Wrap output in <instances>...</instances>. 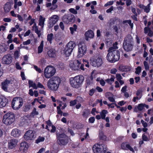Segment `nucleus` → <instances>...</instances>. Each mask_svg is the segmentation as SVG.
<instances>
[{
  "label": "nucleus",
  "instance_id": "nucleus-1",
  "mask_svg": "<svg viewBox=\"0 0 153 153\" xmlns=\"http://www.w3.org/2000/svg\"><path fill=\"white\" fill-rule=\"evenodd\" d=\"M60 78L58 76H53L50 78L47 82V86L50 89L56 91L59 87L60 83Z\"/></svg>",
  "mask_w": 153,
  "mask_h": 153
},
{
  "label": "nucleus",
  "instance_id": "nucleus-2",
  "mask_svg": "<svg viewBox=\"0 0 153 153\" xmlns=\"http://www.w3.org/2000/svg\"><path fill=\"white\" fill-rule=\"evenodd\" d=\"M15 120V115L12 112L4 114L2 120L4 123L8 126L10 125L14 122Z\"/></svg>",
  "mask_w": 153,
  "mask_h": 153
},
{
  "label": "nucleus",
  "instance_id": "nucleus-3",
  "mask_svg": "<svg viewBox=\"0 0 153 153\" xmlns=\"http://www.w3.org/2000/svg\"><path fill=\"white\" fill-rule=\"evenodd\" d=\"M23 103V100L21 97H15L12 101V107L14 110H18L22 106Z\"/></svg>",
  "mask_w": 153,
  "mask_h": 153
},
{
  "label": "nucleus",
  "instance_id": "nucleus-4",
  "mask_svg": "<svg viewBox=\"0 0 153 153\" xmlns=\"http://www.w3.org/2000/svg\"><path fill=\"white\" fill-rule=\"evenodd\" d=\"M92 148L94 153H105L107 150L104 145L99 143L95 144Z\"/></svg>",
  "mask_w": 153,
  "mask_h": 153
},
{
  "label": "nucleus",
  "instance_id": "nucleus-5",
  "mask_svg": "<svg viewBox=\"0 0 153 153\" xmlns=\"http://www.w3.org/2000/svg\"><path fill=\"white\" fill-rule=\"evenodd\" d=\"M56 72L55 69L51 66H47L44 71L45 76L47 78H49L53 76Z\"/></svg>",
  "mask_w": 153,
  "mask_h": 153
},
{
  "label": "nucleus",
  "instance_id": "nucleus-6",
  "mask_svg": "<svg viewBox=\"0 0 153 153\" xmlns=\"http://www.w3.org/2000/svg\"><path fill=\"white\" fill-rule=\"evenodd\" d=\"M70 68L74 71L78 70L79 69L84 70V65L81 64L80 61L79 60H74L72 63L70 64Z\"/></svg>",
  "mask_w": 153,
  "mask_h": 153
},
{
  "label": "nucleus",
  "instance_id": "nucleus-7",
  "mask_svg": "<svg viewBox=\"0 0 153 153\" xmlns=\"http://www.w3.org/2000/svg\"><path fill=\"white\" fill-rule=\"evenodd\" d=\"M57 141L60 145H65L68 142V137L64 134H57Z\"/></svg>",
  "mask_w": 153,
  "mask_h": 153
},
{
  "label": "nucleus",
  "instance_id": "nucleus-8",
  "mask_svg": "<svg viewBox=\"0 0 153 153\" xmlns=\"http://www.w3.org/2000/svg\"><path fill=\"white\" fill-rule=\"evenodd\" d=\"M75 46L76 44L73 42L70 41L68 43L64 50L65 53L67 56L70 55Z\"/></svg>",
  "mask_w": 153,
  "mask_h": 153
},
{
  "label": "nucleus",
  "instance_id": "nucleus-9",
  "mask_svg": "<svg viewBox=\"0 0 153 153\" xmlns=\"http://www.w3.org/2000/svg\"><path fill=\"white\" fill-rule=\"evenodd\" d=\"M90 64L93 66L95 67L100 66L102 64V60L101 58L100 57L95 59L94 56L92 57L90 59Z\"/></svg>",
  "mask_w": 153,
  "mask_h": 153
},
{
  "label": "nucleus",
  "instance_id": "nucleus-10",
  "mask_svg": "<svg viewBox=\"0 0 153 153\" xmlns=\"http://www.w3.org/2000/svg\"><path fill=\"white\" fill-rule=\"evenodd\" d=\"M75 20L74 16L71 13L65 15L62 17L63 21L66 24L74 22Z\"/></svg>",
  "mask_w": 153,
  "mask_h": 153
},
{
  "label": "nucleus",
  "instance_id": "nucleus-11",
  "mask_svg": "<svg viewBox=\"0 0 153 153\" xmlns=\"http://www.w3.org/2000/svg\"><path fill=\"white\" fill-rule=\"evenodd\" d=\"M87 50L86 47L84 44H79L78 49L79 56H82L85 55L86 52Z\"/></svg>",
  "mask_w": 153,
  "mask_h": 153
},
{
  "label": "nucleus",
  "instance_id": "nucleus-12",
  "mask_svg": "<svg viewBox=\"0 0 153 153\" xmlns=\"http://www.w3.org/2000/svg\"><path fill=\"white\" fill-rule=\"evenodd\" d=\"M34 132L31 130L28 131L24 136V138L26 140H31L34 138Z\"/></svg>",
  "mask_w": 153,
  "mask_h": 153
},
{
  "label": "nucleus",
  "instance_id": "nucleus-13",
  "mask_svg": "<svg viewBox=\"0 0 153 153\" xmlns=\"http://www.w3.org/2000/svg\"><path fill=\"white\" fill-rule=\"evenodd\" d=\"M12 57L10 54L4 55L2 59V62L4 64H9L12 62Z\"/></svg>",
  "mask_w": 153,
  "mask_h": 153
},
{
  "label": "nucleus",
  "instance_id": "nucleus-14",
  "mask_svg": "<svg viewBox=\"0 0 153 153\" xmlns=\"http://www.w3.org/2000/svg\"><path fill=\"white\" fill-rule=\"evenodd\" d=\"M59 17L56 15H54L51 17L50 19V22L49 24V27H52L54 24L58 21Z\"/></svg>",
  "mask_w": 153,
  "mask_h": 153
},
{
  "label": "nucleus",
  "instance_id": "nucleus-15",
  "mask_svg": "<svg viewBox=\"0 0 153 153\" xmlns=\"http://www.w3.org/2000/svg\"><path fill=\"white\" fill-rule=\"evenodd\" d=\"M123 48L125 51L127 52L131 51L133 48V43H123Z\"/></svg>",
  "mask_w": 153,
  "mask_h": 153
},
{
  "label": "nucleus",
  "instance_id": "nucleus-16",
  "mask_svg": "<svg viewBox=\"0 0 153 153\" xmlns=\"http://www.w3.org/2000/svg\"><path fill=\"white\" fill-rule=\"evenodd\" d=\"M111 49V48H109L108 50V53L107 55L106 59L108 62L111 63H113L114 62L113 59L114 57L112 54V50Z\"/></svg>",
  "mask_w": 153,
  "mask_h": 153
},
{
  "label": "nucleus",
  "instance_id": "nucleus-17",
  "mask_svg": "<svg viewBox=\"0 0 153 153\" xmlns=\"http://www.w3.org/2000/svg\"><path fill=\"white\" fill-rule=\"evenodd\" d=\"M18 140L16 139H11L8 141V147L9 149H13L17 145Z\"/></svg>",
  "mask_w": 153,
  "mask_h": 153
},
{
  "label": "nucleus",
  "instance_id": "nucleus-18",
  "mask_svg": "<svg viewBox=\"0 0 153 153\" xmlns=\"http://www.w3.org/2000/svg\"><path fill=\"white\" fill-rule=\"evenodd\" d=\"M114 62L119 60L120 58V52L118 50H112Z\"/></svg>",
  "mask_w": 153,
  "mask_h": 153
},
{
  "label": "nucleus",
  "instance_id": "nucleus-19",
  "mask_svg": "<svg viewBox=\"0 0 153 153\" xmlns=\"http://www.w3.org/2000/svg\"><path fill=\"white\" fill-rule=\"evenodd\" d=\"M28 146L25 142H23L20 143V150L22 152H25L27 150Z\"/></svg>",
  "mask_w": 153,
  "mask_h": 153
},
{
  "label": "nucleus",
  "instance_id": "nucleus-20",
  "mask_svg": "<svg viewBox=\"0 0 153 153\" xmlns=\"http://www.w3.org/2000/svg\"><path fill=\"white\" fill-rule=\"evenodd\" d=\"M74 78L77 82L79 86L82 84L84 80V77L82 75L77 76L74 77Z\"/></svg>",
  "mask_w": 153,
  "mask_h": 153
},
{
  "label": "nucleus",
  "instance_id": "nucleus-21",
  "mask_svg": "<svg viewBox=\"0 0 153 153\" xmlns=\"http://www.w3.org/2000/svg\"><path fill=\"white\" fill-rule=\"evenodd\" d=\"M10 82V81L6 79L3 82L1 83L2 88L4 91H7L8 86Z\"/></svg>",
  "mask_w": 153,
  "mask_h": 153
},
{
  "label": "nucleus",
  "instance_id": "nucleus-22",
  "mask_svg": "<svg viewBox=\"0 0 153 153\" xmlns=\"http://www.w3.org/2000/svg\"><path fill=\"white\" fill-rule=\"evenodd\" d=\"M144 33H148V35L150 37L153 36V28H149L146 27L144 29Z\"/></svg>",
  "mask_w": 153,
  "mask_h": 153
},
{
  "label": "nucleus",
  "instance_id": "nucleus-23",
  "mask_svg": "<svg viewBox=\"0 0 153 153\" xmlns=\"http://www.w3.org/2000/svg\"><path fill=\"white\" fill-rule=\"evenodd\" d=\"M21 131L17 128L13 129L11 132V135L14 137H18L20 135Z\"/></svg>",
  "mask_w": 153,
  "mask_h": 153
},
{
  "label": "nucleus",
  "instance_id": "nucleus-24",
  "mask_svg": "<svg viewBox=\"0 0 153 153\" xmlns=\"http://www.w3.org/2000/svg\"><path fill=\"white\" fill-rule=\"evenodd\" d=\"M93 83V77L91 74L90 77L87 78L86 80V88L92 85Z\"/></svg>",
  "mask_w": 153,
  "mask_h": 153
},
{
  "label": "nucleus",
  "instance_id": "nucleus-25",
  "mask_svg": "<svg viewBox=\"0 0 153 153\" xmlns=\"http://www.w3.org/2000/svg\"><path fill=\"white\" fill-rule=\"evenodd\" d=\"M70 82L71 86L74 88H78L80 86L74 78L71 79Z\"/></svg>",
  "mask_w": 153,
  "mask_h": 153
},
{
  "label": "nucleus",
  "instance_id": "nucleus-26",
  "mask_svg": "<svg viewBox=\"0 0 153 153\" xmlns=\"http://www.w3.org/2000/svg\"><path fill=\"white\" fill-rule=\"evenodd\" d=\"M86 36V40H88V38H93L94 36V32L91 30H88L87 31L85 34Z\"/></svg>",
  "mask_w": 153,
  "mask_h": 153
},
{
  "label": "nucleus",
  "instance_id": "nucleus-27",
  "mask_svg": "<svg viewBox=\"0 0 153 153\" xmlns=\"http://www.w3.org/2000/svg\"><path fill=\"white\" fill-rule=\"evenodd\" d=\"M123 43H133L132 36L130 35H128L125 38Z\"/></svg>",
  "mask_w": 153,
  "mask_h": 153
},
{
  "label": "nucleus",
  "instance_id": "nucleus-28",
  "mask_svg": "<svg viewBox=\"0 0 153 153\" xmlns=\"http://www.w3.org/2000/svg\"><path fill=\"white\" fill-rule=\"evenodd\" d=\"M56 51L54 49H51L47 52V54L50 57L54 58L56 56Z\"/></svg>",
  "mask_w": 153,
  "mask_h": 153
},
{
  "label": "nucleus",
  "instance_id": "nucleus-29",
  "mask_svg": "<svg viewBox=\"0 0 153 153\" xmlns=\"http://www.w3.org/2000/svg\"><path fill=\"white\" fill-rule=\"evenodd\" d=\"M11 8L10 3L9 2H7L4 5V9L5 13L9 12Z\"/></svg>",
  "mask_w": 153,
  "mask_h": 153
},
{
  "label": "nucleus",
  "instance_id": "nucleus-30",
  "mask_svg": "<svg viewBox=\"0 0 153 153\" xmlns=\"http://www.w3.org/2000/svg\"><path fill=\"white\" fill-rule=\"evenodd\" d=\"M45 20V18H43L42 16L40 15L39 16V25L41 26L42 27L44 26Z\"/></svg>",
  "mask_w": 153,
  "mask_h": 153
},
{
  "label": "nucleus",
  "instance_id": "nucleus-31",
  "mask_svg": "<svg viewBox=\"0 0 153 153\" xmlns=\"http://www.w3.org/2000/svg\"><path fill=\"white\" fill-rule=\"evenodd\" d=\"M90 114V111L88 109H84L82 112V116L85 118H87Z\"/></svg>",
  "mask_w": 153,
  "mask_h": 153
},
{
  "label": "nucleus",
  "instance_id": "nucleus-32",
  "mask_svg": "<svg viewBox=\"0 0 153 153\" xmlns=\"http://www.w3.org/2000/svg\"><path fill=\"white\" fill-rule=\"evenodd\" d=\"M7 100L4 98L2 99V101L0 103V107H2L5 106L7 103Z\"/></svg>",
  "mask_w": 153,
  "mask_h": 153
},
{
  "label": "nucleus",
  "instance_id": "nucleus-33",
  "mask_svg": "<svg viewBox=\"0 0 153 153\" xmlns=\"http://www.w3.org/2000/svg\"><path fill=\"white\" fill-rule=\"evenodd\" d=\"M28 84L29 88L32 87L35 89H36L37 88V87L36 86V84L35 83L33 82L32 81L30 80H29Z\"/></svg>",
  "mask_w": 153,
  "mask_h": 153
},
{
  "label": "nucleus",
  "instance_id": "nucleus-34",
  "mask_svg": "<svg viewBox=\"0 0 153 153\" xmlns=\"http://www.w3.org/2000/svg\"><path fill=\"white\" fill-rule=\"evenodd\" d=\"M43 41H42L41 42L40 45L38 48V53H41L43 51Z\"/></svg>",
  "mask_w": 153,
  "mask_h": 153
},
{
  "label": "nucleus",
  "instance_id": "nucleus-35",
  "mask_svg": "<svg viewBox=\"0 0 153 153\" xmlns=\"http://www.w3.org/2000/svg\"><path fill=\"white\" fill-rule=\"evenodd\" d=\"M100 138V139L103 140H105L106 139V137L105 135L102 131L100 132L99 133Z\"/></svg>",
  "mask_w": 153,
  "mask_h": 153
},
{
  "label": "nucleus",
  "instance_id": "nucleus-36",
  "mask_svg": "<svg viewBox=\"0 0 153 153\" xmlns=\"http://www.w3.org/2000/svg\"><path fill=\"white\" fill-rule=\"evenodd\" d=\"M107 111L105 110H103L100 113V114L101 115V118L102 119H105V114H107Z\"/></svg>",
  "mask_w": 153,
  "mask_h": 153
},
{
  "label": "nucleus",
  "instance_id": "nucleus-37",
  "mask_svg": "<svg viewBox=\"0 0 153 153\" xmlns=\"http://www.w3.org/2000/svg\"><path fill=\"white\" fill-rule=\"evenodd\" d=\"M53 33H51L50 34H48L47 35V40L49 41L51 43V41L53 37Z\"/></svg>",
  "mask_w": 153,
  "mask_h": 153
},
{
  "label": "nucleus",
  "instance_id": "nucleus-38",
  "mask_svg": "<svg viewBox=\"0 0 153 153\" xmlns=\"http://www.w3.org/2000/svg\"><path fill=\"white\" fill-rule=\"evenodd\" d=\"M128 144L126 143H123L121 145V147L122 149L124 150H127V146Z\"/></svg>",
  "mask_w": 153,
  "mask_h": 153
},
{
  "label": "nucleus",
  "instance_id": "nucleus-39",
  "mask_svg": "<svg viewBox=\"0 0 153 153\" xmlns=\"http://www.w3.org/2000/svg\"><path fill=\"white\" fill-rule=\"evenodd\" d=\"M117 42H115L113 44V46L110 48H111V50H112V51L117 50H116V49L118 48V47L117 46Z\"/></svg>",
  "mask_w": 153,
  "mask_h": 153
},
{
  "label": "nucleus",
  "instance_id": "nucleus-40",
  "mask_svg": "<svg viewBox=\"0 0 153 153\" xmlns=\"http://www.w3.org/2000/svg\"><path fill=\"white\" fill-rule=\"evenodd\" d=\"M45 138L43 137H39L38 139L36 140V143H38L44 141Z\"/></svg>",
  "mask_w": 153,
  "mask_h": 153
},
{
  "label": "nucleus",
  "instance_id": "nucleus-41",
  "mask_svg": "<svg viewBox=\"0 0 153 153\" xmlns=\"http://www.w3.org/2000/svg\"><path fill=\"white\" fill-rule=\"evenodd\" d=\"M145 104H140L138 105V108L140 111L142 110L145 107Z\"/></svg>",
  "mask_w": 153,
  "mask_h": 153
},
{
  "label": "nucleus",
  "instance_id": "nucleus-42",
  "mask_svg": "<svg viewBox=\"0 0 153 153\" xmlns=\"http://www.w3.org/2000/svg\"><path fill=\"white\" fill-rule=\"evenodd\" d=\"M35 32L37 34L39 37H40L41 36L40 31H39L37 26H36L35 27Z\"/></svg>",
  "mask_w": 153,
  "mask_h": 153
},
{
  "label": "nucleus",
  "instance_id": "nucleus-43",
  "mask_svg": "<svg viewBox=\"0 0 153 153\" xmlns=\"http://www.w3.org/2000/svg\"><path fill=\"white\" fill-rule=\"evenodd\" d=\"M30 105H26L24 108V111L25 112H27L30 109Z\"/></svg>",
  "mask_w": 153,
  "mask_h": 153
},
{
  "label": "nucleus",
  "instance_id": "nucleus-44",
  "mask_svg": "<svg viewBox=\"0 0 153 153\" xmlns=\"http://www.w3.org/2000/svg\"><path fill=\"white\" fill-rule=\"evenodd\" d=\"M144 10V11L146 13H148L149 11V4L146 6L145 7Z\"/></svg>",
  "mask_w": 153,
  "mask_h": 153
},
{
  "label": "nucleus",
  "instance_id": "nucleus-45",
  "mask_svg": "<svg viewBox=\"0 0 153 153\" xmlns=\"http://www.w3.org/2000/svg\"><path fill=\"white\" fill-rule=\"evenodd\" d=\"M141 68L140 66H138L136 68V71L135 72V73H136L137 74H139L140 73V72L141 71Z\"/></svg>",
  "mask_w": 153,
  "mask_h": 153
},
{
  "label": "nucleus",
  "instance_id": "nucleus-46",
  "mask_svg": "<svg viewBox=\"0 0 153 153\" xmlns=\"http://www.w3.org/2000/svg\"><path fill=\"white\" fill-rule=\"evenodd\" d=\"M69 11L71 13L75 14H77V12L75 9L71 8L69 10Z\"/></svg>",
  "mask_w": 153,
  "mask_h": 153
},
{
  "label": "nucleus",
  "instance_id": "nucleus-47",
  "mask_svg": "<svg viewBox=\"0 0 153 153\" xmlns=\"http://www.w3.org/2000/svg\"><path fill=\"white\" fill-rule=\"evenodd\" d=\"M57 68H59L60 70H62L64 68L63 64L61 63H59L58 65H57Z\"/></svg>",
  "mask_w": 153,
  "mask_h": 153
},
{
  "label": "nucleus",
  "instance_id": "nucleus-48",
  "mask_svg": "<svg viewBox=\"0 0 153 153\" xmlns=\"http://www.w3.org/2000/svg\"><path fill=\"white\" fill-rule=\"evenodd\" d=\"M19 51H16L14 53V57L16 59L18 58L19 57Z\"/></svg>",
  "mask_w": 153,
  "mask_h": 153
},
{
  "label": "nucleus",
  "instance_id": "nucleus-49",
  "mask_svg": "<svg viewBox=\"0 0 153 153\" xmlns=\"http://www.w3.org/2000/svg\"><path fill=\"white\" fill-rule=\"evenodd\" d=\"M144 65L145 67V68L146 70H149V67L148 65V62L146 61H144L143 62Z\"/></svg>",
  "mask_w": 153,
  "mask_h": 153
},
{
  "label": "nucleus",
  "instance_id": "nucleus-50",
  "mask_svg": "<svg viewBox=\"0 0 153 153\" xmlns=\"http://www.w3.org/2000/svg\"><path fill=\"white\" fill-rule=\"evenodd\" d=\"M76 100H75L70 102V105L71 106H74L76 104Z\"/></svg>",
  "mask_w": 153,
  "mask_h": 153
},
{
  "label": "nucleus",
  "instance_id": "nucleus-51",
  "mask_svg": "<svg viewBox=\"0 0 153 153\" xmlns=\"http://www.w3.org/2000/svg\"><path fill=\"white\" fill-rule=\"evenodd\" d=\"M142 91L141 90H138L136 92V94L137 96L140 97V96H142Z\"/></svg>",
  "mask_w": 153,
  "mask_h": 153
},
{
  "label": "nucleus",
  "instance_id": "nucleus-52",
  "mask_svg": "<svg viewBox=\"0 0 153 153\" xmlns=\"http://www.w3.org/2000/svg\"><path fill=\"white\" fill-rule=\"evenodd\" d=\"M96 91V89L93 88L90 90L89 94L91 96H92L94 94V93Z\"/></svg>",
  "mask_w": 153,
  "mask_h": 153
},
{
  "label": "nucleus",
  "instance_id": "nucleus-53",
  "mask_svg": "<svg viewBox=\"0 0 153 153\" xmlns=\"http://www.w3.org/2000/svg\"><path fill=\"white\" fill-rule=\"evenodd\" d=\"M127 149L129 150L130 151L132 152L133 153L134 152V149L128 144L127 146Z\"/></svg>",
  "mask_w": 153,
  "mask_h": 153
},
{
  "label": "nucleus",
  "instance_id": "nucleus-54",
  "mask_svg": "<svg viewBox=\"0 0 153 153\" xmlns=\"http://www.w3.org/2000/svg\"><path fill=\"white\" fill-rule=\"evenodd\" d=\"M142 138L143 140L145 141H147L149 140L148 139L147 137L144 134H143Z\"/></svg>",
  "mask_w": 153,
  "mask_h": 153
},
{
  "label": "nucleus",
  "instance_id": "nucleus-55",
  "mask_svg": "<svg viewBox=\"0 0 153 153\" xmlns=\"http://www.w3.org/2000/svg\"><path fill=\"white\" fill-rule=\"evenodd\" d=\"M31 114L33 116H34V115H37L38 114V113L36 111V109L34 108L33 109V111L32 112Z\"/></svg>",
  "mask_w": 153,
  "mask_h": 153
},
{
  "label": "nucleus",
  "instance_id": "nucleus-56",
  "mask_svg": "<svg viewBox=\"0 0 153 153\" xmlns=\"http://www.w3.org/2000/svg\"><path fill=\"white\" fill-rule=\"evenodd\" d=\"M124 1H126V4L127 6L130 5L131 4V0H124Z\"/></svg>",
  "mask_w": 153,
  "mask_h": 153
},
{
  "label": "nucleus",
  "instance_id": "nucleus-57",
  "mask_svg": "<svg viewBox=\"0 0 153 153\" xmlns=\"http://www.w3.org/2000/svg\"><path fill=\"white\" fill-rule=\"evenodd\" d=\"M34 68L36 70V71L38 72L39 73L41 72L42 71L41 69L38 67L36 65L34 66Z\"/></svg>",
  "mask_w": 153,
  "mask_h": 153
},
{
  "label": "nucleus",
  "instance_id": "nucleus-58",
  "mask_svg": "<svg viewBox=\"0 0 153 153\" xmlns=\"http://www.w3.org/2000/svg\"><path fill=\"white\" fill-rule=\"evenodd\" d=\"M116 78L118 80H121L122 78L120 74H117L116 75Z\"/></svg>",
  "mask_w": 153,
  "mask_h": 153
},
{
  "label": "nucleus",
  "instance_id": "nucleus-59",
  "mask_svg": "<svg viewBox=\"0 0 153 153\" xmlns=\"http://www.w3.org/2000/svg\"><path fill=\"white\" fill-rule=\"evenodd\" d=\"M95 120V118L94 117H91L89 118V122L90 123H93Z\"/></svg>",
  "mask_w": 153,
  "mask_h": 153
},
{
  "label": "nucleus",
  "instance_id": "nucleus-60",
  "mask_svg": "<svg viewBox=\"0 0 153 153\" xmlns=\"http://www.w3.org/2000/svg\"><path fill=\"white\" fill-rule=\"evenodd\" d=\"M141 122L144 127H146L148 125L147 123L145 122L143 120H141Z\"/></svg>",
  "mask_w": 153,
  "mask_h": 153
},
{
  "label": "nucleus",
  "instance_id": "nucleus-61",
  "mask_svg": "<svg viewBox=\"0 0 153 153\" xmlns=\"http://www.w3.org/2000/svg\"><path fill=\"white\" fill-rule=\"evenodd\" d=\"M113 1H110L108 2L107 3L105 4V6L106 7L108 5H110L113 4Z\"/></svg>",
  "mask_w": 153,
  "mask_h": 153
},
{
  "label": "nucleus",
  "instance_id": "nucleus-62",
  "mask_svg": "<svg viewBox=\"0 0 153 153\" xmlns=\"http://www.w3.org/2000/svg\"><path fill=\"white\" fill-rule=\"evenodd\" d=\"M30 39H28L27 41L24 42L23 43V44L24 45H27L30 44Z\"/></svg>",
  "mask_w": 153,
  "mask_h": 153
},
{
  "label": "nucleus",
  "instance_id": "nucleus-63",
  "mask_svg": "<svg viewBox=\"0 0 153 153\" xmlns=\"http://www.w3.org/2000/svg\"><path fill=\"white\" fill-rule=\"evenodd\" d=\"M127 88V86L126 85L125 86L123 87L121 90V91L123 92L124 93L125 92H126V89Z\"/></svg>",
  "mask_w": 153,
  "mask_h": 153
},
{
  "label": "nucleus",
  "instance_id": "nucleus-64",
  "mask_svg": "<svg viewBox=\"0 0 153 153\" xmlns=\"http://www.w3.org/2000/svg\"><path fill=\"white\" fill-rule=\"evenodd\" d=\"M59 26L61 28L62 30H64V26L63 24V23L62 22H61L60 23L59 25Z\"/></svg>",
  "mask_w": 153,
  "mask_h": 153
}]
</instances>
